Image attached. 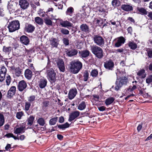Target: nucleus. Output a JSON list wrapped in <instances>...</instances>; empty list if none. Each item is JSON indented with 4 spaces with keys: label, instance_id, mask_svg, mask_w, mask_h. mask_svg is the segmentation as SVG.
I'll return each mask as SVG.
<instances>
[{
    "label": "nucleus",
    "instance_id": "14",
    "mask_svg": "<svg viewBox=\"0 0 152 152\" xmlns=\"http://www.w3.org/2000/svg\"><path fill=\"white\" fill-rule=\"evenodd\" d=\"M104 67L109 70H112L114 67V63L111 60L106 61L104 63Z\"/></svg>",
    "mask_w": 152,
    "mask_h": 152
},
{
    "label": "nucleus",
    "instance_id": "4",
    "mask_svg": "<svg viewBox=\"0 0 152 152\" xmlns=\"http://www.w3.org/2000/svg\"><path fill=\"white\" fill-rule=\"evenodd\" d=\"M20 23L18 20L13 21L10 23L8 27L10 32H13L18 29Z\"/></svg>",
    "mask_w": 152,
    "mask_h": 152
},
{
    "label": "nucleus",
    "instance_id": "42",
    "mask_svg": "<svg viewBox=\"0 0 152 152\" xmlns=\"http://www.w3.org/2000/svg\"><path fill=\"white\" fill-rule=\"evenodd\" d=\"M138 11L142 13V14L144 15H147L148 13V12L144 8L142 7L138 9Z\"/></svg>",
    "mask_w": 152,
    "mask_h": 152
},
{
    "label": "nucleus",
    "instance_id": "49",
    "mask_svg": "<svg viewBox=\"0 0 152 152\" xmlns=\"http://www.w3.org/2000/svg\"><path fill=\"white\" fill-rule=\"evenodd\" d=\"M110 22L113 25H115L116 27H118L120 24V22L118 21H115L113 20H111L110 21Z\"/></svg>",
    "mask_w": 152,
    "mask_h": 152
},
{
    "label": "nucleus",
    "instance_id": "39",
    "mask_svg": "<svg viewBox=\"0 0 152 152\" xmlns=\"http://www.w3.org/2000/svg\"><path fill=\"white\" fill-rule=\"evenodd\" d=\"M112 4L114 7H118L120 5V2L118 0H113L112 2Z\"/></svg>",
    "mask_w": 152,
    "mask_h": 152
},
{
    "label": "nucleus",
    "instance_id": "50",
    "mask_svg": "<svg viewBox=\"0 0 152 152\" xmlns=\"http://www.w3.org/2000/svg\"><path fill=\"white\" fill-rule=\"evenodd\" d=\"M11 50V47H6L4 46L3 51L5 52H9Z\"/></svg>",
    "mask_w": 152,
    "mask_h": 152
},
{
    "label": "nucleus",
    "instance_id": "31",
    "mask_svg": "<svg viewBox=\"0 0 152 152\" xmlns=\"http://www.w3.org/2000/svg\"><path fill=\"white\" fill-rule=\"evenodd\" d=\"M114 100V99L113 97L108 98L105 100V102L106 105H109L111 104Z\"/></svg>",
    "mask_w": 152,
    "mask_h": 152
},
{
    "label": "nucleus",
    "instance_id": "56",
    "mask_svg": "<svg viewBox=\"0 0 152 152\" xmlns=\"http://www.w3.org/2000/svg\"><path fill=\"white\" fill-rule=\"evenodd\" d=\"M49 104V102L47 101H44L43 102V106L44 107H47Z\"/></svg>",
    "mask_w": 152,
    "mask_h": 152
},
{
    "label": "nucleus",
    "instance_id": "44",
    "mask_svg": "<svg viewBox=\"0 0 152 152\" xmlns=\"http://www.w3.org/2000/svg\"><path fill=\"white\" fill-rule=\"evenodd\" d=\"M61 32L62 34L65 35L68 34L69 33V31L68 30L64 28L61 29Z\"/></svg>",
    "mask_w": 152,
    "mask_h": 152
},
{
    "label": "nucleus",
    "instance_id": "61",
    "mask_svg": "<svg viewBox=\"0 0 152 152\" xmlns=\"http://www.w3.org/2000/svg\"><path fill=\"white\" fill-rule=\"evenodd\" d=\"M127 31L128 32L131 34L132 31V28L131 27H128V28H127Z\"/></svg>",
    "mask_w": 152,
    "mask_h": 152
},
{
    "label": "nucleus",
    "instance_id": "10",
    "mask_svg": "<svg viewBox=\"0 0 152 152\" xmlns=\"http://www.w3.org/2000/svg\"><path fill=\"white\" fill-rule=\"evenodd\" d=\"M27 87L26 83L24 80H22L18 83V89L19 91H22Z\"/></svg>",
    "mask_w": 152,
    "mask_h": 152
},
{
    "label": "nucleus",
    "instance_id": "38",
    "mask_svg": "<svg viewBox=\"0 0 152 152\" xmlns=\"http://www.w3.org/2000/svg\"><path fill=\"white\" fill-rule=\"evenodd\" d=\"M4 118L3 115L0 114V126H1L4 124Z\"/></svg>",
    "mask_w": 152,
    "mask_h": 152
},
{
    "label": "nucleus",
    "instance_id": "20",
    "mask_svg": "<svg viewBox=\"0 0 152 152\" xmlns=\"http://www.w3.org/2000/svg\"><path fill=\"white\" fill-rule=\"evenodd\" d=\"M16 87L15 86H12L9 90L7 95L8 97H12L15 94L16 91Z\"/></svg>",
    "mask_w": 152,
    "mask_h": 152
},
{
    "label": "nucleus",
    "instance_id": "7",
    "mask_svg": "<svg viewBox=\"0 0 152 152\" xmlns=\"http://www.w3.org/2000/svg\"><path fill=\"white\" fill-rule=\"evenodd\" d=\"M80 114V112L78 111L75 110L71 113L69 115L68 121H71L77 118Z\"/></svg>",
    "mask_w": 152,
    "mask_h": 152
},
{
    "label": "nucleus",
    "instance_id": "8",
    "mask_svg": "<svg viewBox=\"0 0 152 152\" xmlns=\"http://www.w3.org/2000/svg\"><path fill=\"white\" fill-rule=\"evenodd\" d=\"M56 64L60 71L64 72L65 71V67L63 60L61 59H59L57 61Z\"/></svg>",
    "mask_w": 152,
    "mask_h": 152
},
{
    "label": "nucleus",
    "instance_id": "22",
    "mask_svg": "<svg viewBox=\"0 0 152 152\" xmlns=\"http://www.w3.org/2000/svg\"><path fill=\"white\" fill-rule=\"evenodd\" d=\"M25 132V127L21 126L15 129L14 133L15 134L22 133Z\"/></svg>",
    "mask_w": 152,
    "mask_h": 152
},
{
    "label": "nucleus",
    "instance_id": "46",
    "mask_svg": "<svg viewBox=\"0 0 152 152\" xmlns=\"http://www.w3.org/2000/svg\"><path fill=\"white\" fill-rule=\"evenodd\" d=\"M15 70L16 76H19L21 73V69L19 68H17L15 69Z\"/></svg>",
    "mask_w": 152,
    "mask_h": 152
},
{
    "label": "nucleus",
    "instance_id": "48",
    "mask_svg": "<svg viewBox=\"0 0 152 152\" xmlns=\"http://www.w3.org/2000/svg\"><path fill=\"white\" fill-rule=\"evenodd\" d=\"M11 82V77L10 75H8L6 77V85L7 86H8L10 83Z\"/></svg>",
    "mask_w": 152,
    "mask_h": 152
},
{
    "label": "nucleus",
    "instance_id": "16",
    "mask_svg": "<svg viewBox=\"0 0 152 152\" xmlns=\"http://www.w3.org/2000/svg\"><path fill=\"white\" fill-rule=\"evenodd\" d=\"M50 43L52 47L57 48L59 44L58 41L56 38H51L50 39Z\"/></svg>",
    "mask_w": 152,
    "mask_h": 152
},
{
    "label": "nucleus",
    "instance_id": "30",
    "mask_svg": "<svg viewBox=\"0 0 152 152\" xmlns=\"http://www.w3.org/2000/svg\"><path fill=\"white\" fill-rule=\"evenodd\" d=\"M34 120V117L33 115H31L28 118L27 121L28 122L27 124L31 126L32 125Z\"/></svg>",
    "mask_w": 152,
    "mask_h": 152
},
{
    "label": "nucleus",
    "instance_id": "12",
    "mask_svg": "<svg viewBox=\"0 0 152 152\" xmlns=\"http://www.w3.org/2000/svg\"><path fill=\"white\" fill-rule=\"evenodd\" d=\"M125 41V39L123 37H120L117 39V41L115 44V46L116 47H119L122 45L124 44Z\"/></svg>",
    "mask_w": 152,
    "mask_h": 152
},
{
    "label": "nucleus",
    "instance_id": "40",
    "mask_svg": "<svg viewBox=\"0 0 152 152\" xmlns=\"http://www.w3.org/2000/svg\"><path fill=\"white\" fill-rule=\"evenodd\" d=\"M31 105V104L28 102H26L25 103V110L26 111H28Z\"/></svg>",
    "mask_w": 152,
    "mask_h": 152
},
{
    "label": "nucleus",
    "instance_id": "17",
    "mask_svg": "<svg viewBox=\"0 0 152 152\" xmlns=\"http://www.w3.org/2000/svg\"><path fill=\"white\" fill-rule=\"evenodd\" d=\"M20 40L21 42L23 44L25 45H28L30 42L29 39L26 36L23 35L20 38Z\"/></svg>",
    "mask_w": 152,
    "mask_h": 152
},
{
    "label": "nucleus",
    "instance_id": "15",
    "mask_svg": "<svg viewBox=\"0 0 152 152\" xmlns=\"http://www.w3.org/2000/svg\"><path fill=\"white\" fill-rule=\"evenodd\" d=\"M77 92L76 89H72L70 90L68 93V98L70 99L74 98L76 95Z\"/></svg>",
    "mask_w": 152,
    "mask_h": 152
},
{
    "label": "nucleus",
    "instance_id": "53",
    "mask_svg": "<svg viewBox=\"0 0 152 152\" xmlns=\"http://www.w3.org/2000/svg\"><path fill=\"white\" fill-rule=\"evenodd\" d=\"M146 82L148 84L152 82V75L149 76L146 79Z\"/></svg>",
    "mask_w": 152,
    "mask_h": 152
},
{
    "label": "nucleus",
    "instance_id": "6",
    "mask_svg": "<svg viewBox=\"0 0 152 152\" xmlns=\"http://www.w3.org/2000/svg\"><path fill=\"white\" fill-rule=\"evenodd\" d=\"M93 40L94 43L98 46H103L104 44V40L101 36L95 35L93 37Z\"/></svg>",
    "mask_w": 152,
    "mask_h": 152
},
{
    "label": "nucleus",
    "instance_id": "24",
    "mask_svg": "<svg viewBox=\"0 0 152 152\" xmlns=\"http://www.w3.org/2000/svg\"><path fill=\"white\" fill-rule=\"evenodd\" d=\"M128 45L131 49L133 50L136 49L137 47V44L134 41H129L128 43Z\"/></svg>",
    "mask_w": 152,
    "mask_h": 152
},
{
    "label": "nucleus",
    "instance_id": "26",
    "mask_svg": "<svg viewBox=\"0 0 152 152\" xmlns=\"http://www.w3.org/2000/svg\"><path fill=\"white\" fill-rule=\"evenodd\" d=\"M145 70L142 69L139 71L137 72V75L142 78H145L146 76V74L145 73Z\"/></svg>",
    "mask_w": 152,
    "mask_h": 152
},
{
    "label": "nucleus",
    "instance_id": "62",
    "mask_svg": "<svg viewBox=\"0 0 152 152\" xmlns=\"http://www.w3.org/2000/svg\"><path fill=\"white\" fill-rule=\"evenodd\" d=\"M5 148L7 151L10 150V148H11L10 145V144H7Z\"/></svg>",
    "mask_w": 152,
    "mask_h": 152
},
{
    "label": "nucleus",
    "instance_id": "28",
    "mask_svg": "<svg viewBox=\"0 0 152 152\" xmlns=\"http://www.w3.org/2000/svg\"><path fill=\"white\" fill-rule=\"evenodd\" d=\"M35 22L38 24L40 25H42L43 24V20L39 17H37L34 18Z\"/></svg>",
    "mask_w": 152,
    "mask_h": 152
},
{
    "label": "nucleus",
    "instance_id": "9",
    "mask_svg": "<svg viewBox=\"0 0 152 152\" xmlns=\"http://www.w3.org/2000/svg\"><path fill=\"white\" fill-rule=\"evenodd\" d=\"M60 24L64 27H72L73 26V24L69 21L67 20L64 21L62 19H58Z\"/></svg>",
    "mask_w": 152,
    "mask_h": 152
},
{
    "label": "nucleus",
    "instance_id": "34",
    "mask_svg": "<svg viewBox=\"0 0 152 152\" xmlns=\"http://www.w3.org/2000/svg\"><path fill=\"white\" fill-rule=\"evenodd\" d=\"M57 119L58 117H57L51 118L49 122L50 124L51 125H55L57 122Z\"/></svg>",
    "mask_w": 152,
    "mask_h": 152
},
{
    "label": "nucleus",
    "instance_id": "29",
    "mask_svg": "<svg viewBox=\"0 0 152 152\" xmlns=\"http://www.w3.org/2000/svg\"><path fill=\"white\" fill-rule=\"evenodd\" d=\"M86 104L85 102L83 101L78 106L77 109L79 110H82L86 108Z\"/></svg>",
    "mask_w": 152,
    "mask_h": 152
},
{
    "label": "nucleus",
    "instance_id": "23",
    "mask_svg": "<svg viewBox=\"0 0 152 152\" xmlns=\"http://www.w3.org/2000/svg\"><path fill=\"white\" fill-rule=\"evenodd\" d=\"M25 75L27 79L30 80L31 78L32 75V72L29 69H27L25 71Z\"/></svg>",
    "mask_w": 152,
    "mask_h": 152
},
{
    "label": "nucleus",
    "instance_id": "2",
    "mask_svg": "<svg viewBox=\"0 0 152 152\" xmlns=\"http://www.w3.org/2000/svg\"><path fill=\"white\" fill-rule=\"evenodd\" d=\"M129 83V80L127 77L125 76L120 77L116 80L115 89L118 91L121 88L124 86L126 85Z\"/></svg>",
    "mask_w": 152,
    "mask_h": 152
},
{
    "label": "nucleus",
    "instance_id": "13",
    "mask_svg": "<svg viewBox=\"0 0 152 152\" xmlns=\"http://www.w3.org/2000/svg\"><path fill=\"white\" fill-rule=\"evenodd\" d=\"M35 29V27L31 24L27 23L25 28V31L28 33H32Z\"/></svg>",
    "mask_w": 152,
    "mask_h": 152
},
{
    "label": "nucleus",
    "instance_id": "55",
    "mask_svg": "<svg viewBox=\"0 0 152 152\" xmlns=\"http://www.w3.org/2000/svg\"><path fill=\"white\" fill-rule=\"evenodd\" d=\"M63 43L66 45H67L69 44V40L66 38H64L63 39Z\"/></svg>",
    "mask_w": 152,
    "mask_h": 152
},
{
    "label": "nucleus",
    "instance_id": "43",
    "mask_svg": "<svg viewBox=\"0 0 152 152\" xmlns=\"http://www.w3.org/2000/svg\"><path fill=\"white\" fill-rule=\"evenodd\" d=\"M13 4L14 3L13 2L10 1L9 2L8 4L7 7L8 9L10 10H12L14 9V6Z\"/></svg>",
    "mask_w": 152,
    "mask_h": 152
},
{
    "label": "nucleus",
    "instance_id": "47",
    "mask_svg": "<svg viewBox=\"0 0 152 152\" xmlns=\"http://www.w3.org/2000/svg\"><path fill=\"white\" fill-rule=\"evenodd\" d=\"M89 76V74L87 71H86L84 73L83 75V80L85 81H86L88 78Z\"/></svg>",
    "mask_w": 152,
    "mask_h": 152
},
{
    "label": "nucleus",
    "instance_id": "35",
    "mask_svg": "<svg viewBox=\"0 0 152 152\" xmlns=\"http://www.w3.org/2000/svg\"><path fill=\"white\" fill-rule=\"evenodd\" d=\"M69 124L67 122H66L63 124L58 125V127L61 129H64L69 127Z\"/></svg>",
    "mask_w": 152,
    "mask_h": 152
},
{
    "label": "nucleus",
    "instance_id": "27",
    "mask_svg": "<svg viewBox=\"0 0 152 152\" xmlns=\"http://www.w3.org/2000/svg\"><path fill=\"white\" fill-rule=\"evenodd\" d=\"M74 9L72 7H69L68 8L66 12V14L67 15H69L70 16H71L72 15L73 13Z\"/></svg>",
    "mask_w": 152,
    "mask_h": 152
},
{
    "label": "nucleus",
    "instance_id": "54",
    "mask_svg": "<svg viewBox=\"0 0 152 152\" xmlns=\"http://www.w3.org/2000/svg\"><path fill=\"white\" fill-rule=\"evenodd\" d=\"M7 72V69L4 66H2L1 67L0 72L6 73Z\"/></svg>",
    "mask_w": 152,
    "mask_h": 152
},
{
    "label": "nucleus",
    "instance_id": "1",
    "mask_svg": "<svg viewBox=\"0 0 152 152\" xmlns=\"http://www.w3.org/2000/svg\"><path fill=\"white\" fill-rule=\"evenodd\" d=\"M82 63L78 61H72L70 63L68 69L70 72L73 74L78 73L82 68Z\"/></svg>",
    "mask_w": 152,
    "mask_h": 152
},
{
    "label": "nucleus",
    "instance_id": "51",
    "mask_svg": "<svg viewBox=\"0 0 152 152\" xmlns=\"http://www.w3.org/2000/svg\"><path fill=\"white\" fill-rule=\"evenodd\" d=\"M147 53L148 57L150 58H152V50L148 48L147 50Z\"/></svg>",
    "mask_w": 152,
    "mask_h": 152
},
{
    "label": "nucleus",
    "instance_id": "36",
    "mask_svg": "<svg viewBox=\"0 0 152 152\" xmlns=\"http://www.w3.org/2000/svg\"><path fill=\"white\" fill-rule=\"evenodd\" d=\"M24 113L23 111L17 112L16 113V118L18 119H20L22 117L24 116Z\"/></svg>",
    "mask_w": 152,
    "mask_h": 152
},
{
    "label": "nucleus",
    "instance_id": "33",
    "mask_svg": "<svg viewBox=\"0 0 152 152\" xmlns=\"http://www.w3.org/2000/svg\"><path fill=\"white\" fill-rule=\"evenodd\" d=\"M89 54V52L88 50L83 51L80 53L81 56L83 58H86L88 56Z\"/></svg>",
    "mask_w": 152,
    "mask_h": 152
},
{
    "label": "nucleus",
    "instance_id": "52",
    "mask_svg": "<svg viewBox=\"0 0 152 152\" xmlns=\"http://www.w3.org/2000/svg\"><path fill=\"white\" fill-rule=\"evenodd\" d=\"M35 98L34 95L31 96L28 98V101L30 102H32L35 100Z\"/></svg>",
    "mask_w": 152,
    "mask_h": 152
},
{
    "label": "nucleus",
    "instance_id": "57",
    "mask_svg": "<svg viewBox=\"0 0 152 152\" xmlns=\"http://www.w3.org/2000/svg\"><path fill=\"white\" fill-rule=\"evenodd\" d=\"M98 108L100 111H104L105 110L106 107L104 106H101L98 107Z\"/></svg>",
    "mask_w": 152,
    "mask_h": 152
},
{
    "label": "nucleus",
    "instance_id": "3",
    "mask_svg": "<svg viewBox=\"0 0 152 152\" xmlns=\"http://www.w3.org/2000/svg\"><path fill=\"white\" fill-rule=\"evenodd\" d=\"M91 50L92 53L99 58H101L103 56V51L100 47L95 45L91 46Z\"/></svg>",
    "mask_w": 152,
    "mask_h": 152
},
{
    "label": "nucleus",
    "instance_id": "25",
    "mask_svg": "<svg viewBox=\"0 0 152 152\" xmlns=\"http://www.w3.org/2000/svg\"><path fill=\"white\" fill-rule=\"evenodd\" d=\"M77 53V50L74 49L68 51L66 54L69 56L71 57L76 55Z\"/></svg>",
    "mask_w": 152,
    "mask_h": 152
},
{
    "label": "nucleus",
    "instance_id": "18",
    "mask_svg": "<svg viewBox=\"0 0 152 152\" xmlns=\"http://www.w3.org/2000/svg\"><path fill=\"white\" fill-rule=\"evenodd\" d=\"M80 28L81 31L83 33H88L90 32L88 26L86 24H82Z\"/></svg>",
    "mask_w": 152,
    "mask_h": 152
},
{
    "label": "nucleus",
    "instance_id": "32",
    "mask_svg": "<svg viewBox=\"0 0 152 152\" xmlns=\"http://www.w3.org/2000/svg\"><path fill=\"white\" fill-rule=\"evenodd\" d=\"M37 123L41 126H44L45 124L44 119L42 118H39L37 120Z\"/></svg>",
    "mask_w": 152,
    "mask_h": 152
},
{
    "label": "nucleus",
    "instance_id": "21",
    "mask_svg": "<svg viewBox=\"0 0 152 152\" xmlns=\"http://www.w3.org/2000/svg\"><path fill=\"white\" fill-rule=\"evenodd\" d=\"M47 82V81L45 79H40L39 82V86L41 88H44L46 86Z\"/></svg>",
    "mask_w": 152,
    "mask_h": 152
},
{
    "label": "nucleus",
    "instance_id": "59",
    "mask_svg": "<svg viewBox=\"0 0 152 152\" xmlns=\"http://www.w3.org/2000/svg\"><path fill=\"white\" fill-rule=\"evenodd\" d=\"M68 20L72 21L73 23H75L76 21V19L75 18H74V17L72 18H69Z\"/></svg>",
    "mask_w": 152,
    "mask_h": 152
},
{
    "label": "nucleus",
    "instance_id": "5",
    "mask_svg": "<svg viewBox=\"0 0 152 152\" xmlns=\"http://www.w3.org/2000/svg\"><path fill=\"white\" fill-rule=\"evenodd\" d=\"M47 77L48 79L51 83H54L56 80V73L54 70L51 68L47 71Z\"/></svg>",
    "mask_w": 152,
    "mask_h": 152
},
{
    "label": "nucleus",
    "instance_id": "19",
    "mask_svg": "<svg viewBox=\"0 0 152 152\" xmlns=\"http://www.w3.org/2000/svg\"><path fill=\"white\" fill-rule=\"evenodd\" d=\"M121 8L126 11H129L133 10L132 6L128 4H122L121 6Z\"/></svg>",
    "mask_w": 152,
    "mask_h": 152
},
{
    "label": "nucleus",
    "instance_id": "63",
    "mask_svg": "<svg viewBox=\"0 0 152 152\" xmlns=\"http://www.w3.org/2000/svg\"><path fill=\"white\" fill-rule=\"evenodd\" d=\"M116 51V53L118 52L121 53L123 52L124 51V49L122 48H119L117 49Z\"/></svg>",
    "mask_w": 152,
    "mask_h": 152
},
{
    "label": "nucleus",
    "instance_id": "64",
    "mask_svg": "<svg viewBox=\"0 0 152 152\" xmlns=\"http://www.w3.org/2000/svg\"><path fill=\"white\" fill-rule=\"evenodd\" d=\"M148 16L152 20V12H149L148 13Z\"/></svg>",
    "mask_w": 152,
    "mask_h": 152
},
{
    "label": "nucleus",
    "instance_id": "58",
    "mask_svg": "<svg viewBox=\"0 0 152 152\" xmlns=\"http://www.w3.org/2000/svg\"><path fill=\"white\" fill-rule=\"evenodd\" d=\"M64 118L63 117L61 116L59 117V122L60 123H62L64 122Z\"/></svg>",
    "mask_w": 152,
    "mask_h": 152
},
{
    "label": "nucleus",
    "instance_id": "11",
    "mask_svg": "<svg viewBox=\"0 0 152 152\" xmlns=\"http://www.w3.org/2000/svg\"><path fill=\"white\" fill-rule=\"evenodd\" d=\"M19 3L20 7L23 10L27 9L29 6V3L27 0H19Z\"/></svg>",
    "mask_w": 152,
    "mask_h": 152
},
{
    "label": "nucleus",
    "instance_id": "37",
    "mask_svg": "<svg viewBox=\"0 0 152 152\" xmlns=\"http://www.w3.org/2000/svg\"><path fill=\"white\" fill-rule=\"evenodd\" d=\"M5 136L9 138L12 137L15 140H19V138L14 136V134L12 133H9L5 135Z\"/></svg>",
    "mask_w": 152,
    "mask_h": 152
},
{
    "label": "nucleus",
    "instance_id": "60",
    "mask_svg": "<svg viewBox=\"0 0 152 152\" xmlns=\"http://www.w3.org/2000/svg\"><path fill=\"white\" fill-rule=\"evenodd\" d=\"M17 137L19 138V140H23L25 138V136L23 135H21L20 136H19L18 137Z\"/></svg>",
    "mask_w": 152,
    "mask_h": 152
},
{
    "label": "nucleus",
    "instance_id": "41",
    "mask_svg": "<svg viewBox=\"0 0 152 152\" xmlns=\"http://www.w3.org/2000/svg\"><path fill=\"white\" fill-rule=\"evenodd\" d=\"M98 74V72L96 69H94L92 70L91 72V75L93 77H96Z\"/></svg>",
    "mask_w": 152,
    "mask_h": 152
},
{
    "label": "nucleus",
    "instance_id": "45",
    "mask_svg": "<svg viewBox=\"0 0 152 152\" xmlns=\"http://www.w3.org/2000/svg\"><path fill=\"white\" fill-rule=\"evenodd\" d=\"M45 23L48 25H51L52 24V21L49 19L46 18L45 19Z\"/></svg>",
    "mask_w": 152,
    "mask_h": 152
}]
</instances>
